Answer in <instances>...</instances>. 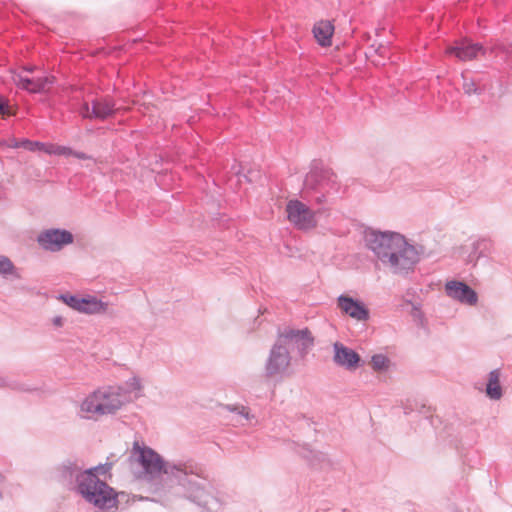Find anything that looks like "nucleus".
Returning <instances> with one entry per match:
<instances>
[{
    "label": "nucleus",
    "instance_id": "obj_36",
    "mask_svg": "<svg viewBox=\"0 0 512 512\" xmlns=\"http://www.w3.org/2000/svg\"><path fill=\"white\" fill-rule=\"evenodd\" d=\"M8 111V104L0 98V115L6 114Z\"/></svg>",
    "mask_w": 512,
    "mask_h": 512
},
{
    "label": "nucleus",
    "instance_id": "obj_20",
    "mask_svg": "<svg viewBox=\"0 0 512 512\" xmlns=\"http://www.w3.org/2000/svg\"><path fill=\"white\" fill-rule=\"evenodd\" d=\"M108 304L102 302L94 296H87L81 298V304L78 312L85 314H98L104 313L107 310Z\"/></svg>",
    "mask_w": 512,
    "mask_h": 512
},
{
    "label": "nucleus",
    "instance_id": "obj_33",
    "mask_svg": "<svg viewBox=\"0 0 512 512\" xmlns=\"http://www.w3.org/2000/svg\"><path fill=\"white\" fill-rule=\"evenodd\" d=\"M79 114L84 119H94L90 105L87 102L82 103L79 109Z\"/></svg>",
    "mask_w": 512,
    "mask_h": 512
},
{
    "label": "nucleus",
    "instance_id": "obj_32",
    "mask_svg": "<svg viewBox=\"0 0 512 512\" xmlns=\"http://www.w3.org/2000/svg\"><path fill=\"white\" fill-rule=\"evenodd\" d=\"M112 468V463L99 464L95 467L88 468L87 470H91V474H106Z\"/></svg>",
    "mask_w": 512,
    "mask_h": 512
},
{
    "label": "nucleus",
    "instance_id": "obj_4",
    "mask_svg": "<svg viewBox=\"0 0 512 512\" xmlns=\"http://www.w3.org/2000/svg\"><path fill=\"white\" fill-rule=\"evenodd\" d=\"M86 502L99 509H111L117 505V494L105 481L91 470H84L80 486L76 491Z\"/></svg>",
    "mask_w": 512,
    "mask_h": 512
},
{
    "label": "nucleus",
    "instance_id": "obj_1",
    "mask_svg": "<svg viewBox=\"0 0 512 512\" xmlns=\"http://www.w3.org/2000/svg\"><path fill=\"white\" fill-rule=\"evenodd\" d=\"M131 457L142 468L153 501L171 506L187 500L203 512H219L227 504L226 496L208 478L203 467L193 461H165L151 447L133 443Z\"/></svg>",
    "mask_w": 512,
    "mask_h": 512
},
{
    "label": "nucleus",
    "instance_id": "obj_8",
    "mask_svg": "<svg viewBox=\"0 0 512 512\" xmlns=\"http://www.w3.org/2000/svg\"><path fill=\"white\" fill-rule=\"evenodd\" d=\"M288 220L298 229L310 230L317 224L315 213L299 200H290L286 205Z\"/></svg>",
    "mask_w": 512,
    "mask_h": 512
},
{
    "label": "nucleus",
    "instance_id": "obj_40",
    "mask_svg": "<svg viewBox=\"0 0 512 512\" xmlns=\"http://www.w3.org/2000/svg\"><path fill=\"white\" fill-rule=\"evenodd\" d=\"M9 386L8 380L0 375V387H6Z\"/></svg>",
    "mask_w": 512,
    "mask_h": 512
},
{
    "label": "nucleus",
    "instance_id": "obj_41",
    "mask_svg": "<svg viewBox=\"0 0 512 512\" xmlns=\"http://www.w3.org/2000/svg\"><path fill=\"white\" fill-rule=\"evenodd\" d=\"M35 67L34 66H31V67H26L24 68V71L26 72H29V73H32L34 71Z\"/></svg>",
    "mask_w": 512,
    "mask_h": 512
},
{
    "label": "nucleus",
    "instance_id": "obj_23",
    "mask_svg": "<svg viewBox=\"0 0 512 512\" xmlns=\"http://www.w3.org/2000/svg\"><path fill=\"white\" fill-rule=\"evenodd\" d=\"M391 364L390 359L384 354H374L371 357V366L375 371L383 372L389 369Z\"/></svg>",
    "mask_w": 512,
    "mask_h": 512
},
{
    "label": "nucleus",
    "instance_id": "obj_24",
    "mask_svg": "<svg viewBox=\"0 0 512 512\" xmlns=\"http://www.w3.org/2000/svg\"><path fill=\"white\" fill-rule=\"evenodd\" d=\"M0 274L3 276L13 275L16 278L20 277L13 262L6 256H0Z\"/></svg>",
    "mask_w": 512,
    "mask_h": 512
},
{
    "label": "nucleus",
    "instance_id": "obj_15",
    "mask_svg": "<svg viewBox=\"0 0 512 512\" xmlns=\"http://www.w3.org/2000/svg\"><path fill=\"white\" fill-rule=\"evenodd\" d=\"M330 173L326 170L312 169L305 177L303 183V198L310 197V193L316 190H325L328 187Z\"/></svg>",
    "mask_w": 512,
    "mask_h": 512
},
{
    "label": "nucleus",
    "instance_id": "obj_39",
    "mask_svg": "<svg viewBox=\"0 0 512 512\" xmlns=\"http://www.w3.org/2000/svg\"><path fill=\"white\" fill-rule=\"evenodd\" d=\"M11 148H21V141L16 139L12 140V143L9 145Z\"/></svg>",
    "mask_w": 512,
    "mask_h": 512
},
{
    "label": "nucleus",
    "instance_id": "obj_38",
    "mask_svg": "<svg viewBox=\"0 0 512 512\" xmlns=\"http://www.w3.org/2000/svg\"><path fill=\"white\" fill-rule=\"evenodd\" d=\"M99 106V99H95L91 102V111H96V109L98 108Z\"/></svg>",
    "mask_w": 512,
    "mask_h": 512
},
{
    "label": "nucleus",
    "instance_id": "obj_35",
    "mask_svg": "<svg viewBox=\"0 0 512 512\" xmlns=\"http://www.w3.org/2000/svg\"><path fill=\"white\" fill-rule=\"evenodd\" d=\"M52 323L54 326L56 327H62L63 326V323H64V319L62 316H55L53 317L52 319Z\"/></svg>",
    "mask_w": 512,
    "mask_h": 512
},
{
    "label": "nucleus",
    "instance_id": "obj_31",
    "mask_svg": "<svg viewBox=\"0 0 512 512\" xmlns=\"http://www.w3.org/2000/svg\"><path fill=\"white\" fill-rule=\"evenodd\" d=\"M327 188L325 190H316L310 193V197L307 199L316 202L317 204H322L326 201V193Z\"/></svg>",
    "mask_w": 512,
    "mask_h": 512
},
{
    "label": "nucleus",
    "instance_id": "obj_21",
    "mask_svg": "<svg viewBox=\"0 0 512 512\" xmlns=\"http://www.w3.org/2000/svg\"><path fill=\"white\" fill-rule=\"evenodd\" d=\"M298 453L307 459L311 465L320 466L321 468L327 462L326 455L320 451L313 450L309 445H303Z\"/></svg>",
    "mask_w": 512,
    "mask_h": 512
},
{
    "label": "nucleus",
    "instance_id": "obj_28",
    "mask_svg": "<svg viewBox=\"0 0 512 512\" xmlns=\"http://www.w3.org/2000/svg\"><path fill=\"white\" fill-rule=\"evenodd\" d=\"M463 78V90L466 94H479L480 90L476 85V82L473 79L467 78L464 74H462Z\"/></svg>",
    "mask_w": 512,
    "mask_h": 512
},
{
    "label": "nucleus",
    "instance_id": "obj_34",
    "mask_svg": "<svg viewBox=\"0 0 512 512\" xmlns=\"http://www.w3.org/2000/svg\"><path fill=\"white\" fill-rule=\"evenodd\" d=\"M73 157L77 158V159H80V160H88V159H91V156L84 153V152H81V151H75L73 150V153L72 155Z\"/></svg>",
    "mask_w": 512,
    "mask_h": 512
},
{
    "label": "nucleus",
    "instance_id": "obj_42",
    "mask_svg": "<svg viewBox=\"0 0 512 512\" xmlns=\"http://www.w3.org/2000/svg\"><path fill=\"white\" fill-rule=\"evenodd\" d=\"M411 411H412V409L410 407H408L407 405L404 407V413L406 415L410 414Z\"/></svg>",
    "mask_w": 512,
    "mask_h": 512
},
{
    "label": "nucleus",
    "instance_id": "obj_11",
    "mask_svg": "<svg viewBox=\"0 0 512 512\" xmlns=\"http://www.w3.org/2000/svg\"><path fill=\"white\" fill-rule=\"evenodd\" d=\"M333 350V361L336 365L349 371H353L359 367L361 357L353 349L345 346L341 342H335L333 344Z\"/></svg>",
    "mask_w": 512,
    "mask_h": 512
},
{
    "label": "nucleus",
    "instance_id": "obj_29",
    "mask_svg": "<svg viewBox=\"0 0 512 512\" xmlns=\"http://www.w3.org/2000/svg\"><path fill=\"white\" fill-rule=\"evenodd\" d=\"M21 148H24L29 151L42 150L44 148V144L38 141H30L28 139L21 140Z\"/></svg>",
    "mask_w": 512,
    "mask_h": 512
},
{
    "label": "nucleus",
    "instance_id": "obj_7",
    "mask_svg": "<svg viewBox=\"0 0 512 512\" xmlns=\"http://www.w3.org/2000/svg\"><path fill=\"white\" fill-rule=\"evenodd\" d=\"M36 241L38 245L45 251L59 252L66 245L73 243L74 236L70 231L66 229L49 228L41 231L37 235Z\"/></svg>",
    "mask_w": 512,
    "mask_h": 512
},
{
    "label": "nucleus",
    "instance_id": "obj_25",
    "mask_svg": "<svg viewBox=\"0 0 512 512\" xmlns=\"http://www.w3.org/2000/svg\"><path fill=\"white\" fill-rule=\"evenodd\" d=\"M122 388L124 389L123 392L126 396V401H127L128 394L141 391V389H142L141 380L139 377L133 376L125 382V387H122Z\"/></svg>",
    "mask_w": 512,
    "mask_h": 512
},
{
    "label": "nucleus",
    "instance_id": "obj_17",
    "mask_svg": "<svg viewBox=\"0 0 512 512\" xmlns=\"http://www.w3.org/2000/svg\"><path fill=\"white\" fill-rule=\"evenodd\" d=\"M491 250V243L485 238L473 240L468 246L466 263L475 267L481 259L487 260Z\"/></svg>",
    "mask_w": 512,
    "mask_h": 512
},
{
    "label": "nucleus",
    "instance_id": "obj_6",
    "mask_svg": "<svg viewBox=\"0 0 512 512\" xmlns=\"http://www.w3.org/2000/svg\"><path fill=\"white\" fill-rule=\"evenodd\" d=\"M291 360L292 356L288 348H285L276 340L265 361V375L269 378L283 376L289 369Z\"/></svg>",
    "mask_w": 512,
    "mask_h": 512
},
{
    "label": "nucleus",
    "instance_id": "obj_37",
    "mask_svg": "<svg viewBox=\"0 0 512 512\" xmlns=\"http://www.w3.org/2000/svg\"><path fill=\"white\" fill-rule=\"evenodd\" d=\"M375 52L377 54H379L381 57H386V54H387V48L380 45L376 50Z\"/></svg>",
    "mask_w": 512,
    "mask_h": 512
},
{
    "label": "nucleus",
    "instance_id": "obj_18",
    "mask_svg": "<svg viewBox=\"0 0 512 512\" xmlns=\"http://www.w3.org/2000/svg\"><path fill=\"white\" fill-rule=\"evenodd\" d=\"M334 33V25L329 20H321L313 27V34L318 44L326 47L331 45V39Z\"/></svg>",
    "mask_w": 512,
    "mask_h": 512
},
{
    "label": "nucleus",
    "instance_id": "obj_3",
    "mask_svg": "<svg viewBox=\"0 0 512 512\" xmlns=\"http://www.w3.org/2000/svg\"><path fill=\"white\" fill-rule=\"evenodd\" d=\"M122 386L102 387L90 393L80 404V417L97 419L115 414L126 402Z\"/></svg>",
    "mask_w": 512,
    "mask_h": 512
},
{
    "label": "nucleus",
    "instance_id": "obj_19",
    "mask_svg": "<svg viewBox=\"0 0 512 512\" xmlns=\"http://www.w3.org/2000/svg\"><path fill=\"white\" fill-rule=\"evenodd\" d=\"M501 370L499 368L489 372L485 387V394L490 400H499L503 396L500 384Z\"/></svg>",
    "mask_w": 512,
    "mask_h": 512
},
{
    "label": "nucleus",
    "instance_id": "obj_10",
    "mask_svg": "<svg viewBox=\"0 0 512 512\" xmlns=\"http://www.w3.org/2000/svg\"><path fill=\"white\" fill-rule=\"evenodd\" d=\"M84 470L76 461L68 459L59 466L58 477L65 486L76 492L80 486Z\"/></svg>",
    "mask_w": 512,
    "mask_h": 512
},
{
    "label": "nucleus",
    "instance_id": "obj_43",
    "mask_svg": "<svg viewBox=\"0 0 512 512\" xmlns=\"http://www.w3.org/2000/svg\"><path fill=\"white\" fill-rule=\"evenodd\" d=\"M417 249H422V246H419V248L417 247ZM420 252V250H418Z\"/></svg>",
    "mask_w": 512,
    "mask_h": 512
},
{
    "label": "nucleus",
    "instance_id": "obj_13",
    "mask_svg": "<svg viewBox=\"0 0 512 512\" xmlns=\"http://www.w3.org/2000/svg\"><path fill=\"white\" fill-rule=\"evenodd\" d=\"M13 80L18 88L28 91L29 93H42L46 91L49 85L54 82V77H28L22 74H16Z\"/></svg>",
    "mask_w": 512,
    "mask_h": 512
},
{
    "label": "nucleus",
    "instance_id": "obj_30",
    "mask_svg": "<svg viewBox=\"0 0 512 512\" xmlns=\"http://www.w3.org/2000/svg\"><path fill=\"white\" fill-rule=\"evenodd\" d=\"M50 154L62 155V156H71L73 153V149L67 146H53L51 150L47 151Z\"/></svg>",
    "mask_w": 512,
    "mask_h": 512
},
{
    "label": "nucleus",
    "instance_id": "obj_27",
    "mask_svg": "<svg viewBox=\"0 0 512 512\" xmlns=\"http://www.w3.org/2000/svg\"><path fill=\"white\" fill-rule=\"evenodd\" d=\"M81 298L82 297L71 294H61L59 296V299H61L66 305H68L69 307L76 311H78L79 306L81 304Z\"/></svg>",
    "mask_w": 512,
    "mask_h": 512
},
{
    "label": "nucleus",
    "instance_id": "obj_9",
    "mask_svg": "<svg viewBox=\"0 0 512 512\" xmlns=\"http://www.w3.org/2000/svg\"><path fill=\"white\" fill-rule=\"evenodd\" d=\"M444 291L450 299L463 305L475 306L478 303L477 292L463 281H447L444 285Z\"/></svg>",
    "mask_w": 512,
    "mask_h": 512
},
{
    "label": "nucleus",
    "instance_id": "obj_2",
    "mask_svg": "<svg viewBox=\"0 0 512 512\" xmlns=\"http://www.w3.org/2000/svg\"><path fill=\"white\" fill-rule=\"evenodd\" d=\"M363 238L367 249L393 274L407 275L419 262L417 246L410 244L399 232L368 227Z\"/></svg>",
    "mask_w": 512,
    "mask_h": 512
},
{
    "label": "nucleus",
    "instance_id": "obj_26",
    "mask_svg": "<svg viewBox=\"0 0 512 512\" xmlns=\"http://www.w3.org/2000/svg\"><path fill=\"white\" fill-rule=\"evenodd\" d=\"M228 409L238 415L241 419L250 421L255 418L253 414H250L249 409L243 405L229 406Z\"/></svg>",
    "mask_w": 512,
    "mask_h": 512
},
{
    "label": "nucleus",
    "instance_id": "obj_12",
    "mask_svg": "<svg viewBox=\"0 0 512 512\" xmlns=\"http://www.w3.org/2000/svg\"><path fill=\"white\" fill-rule=\"evenodd\" d=\"M337 305L341 311L357 321L369 319V310L359 300L351 296L341 294L337 298Z\"/></svg>",
    "mask_w": 512,
    "mask_h": 512
},
{
    "label": "nucleus",
    "instance_id": "obj_16",
    "mask_svg": "<svg viewBox=\"0 0 512 512\" xmlns=\"http://www.w3.org/2000/svg\"><path fill=\"white\" fill-rule=\"evenodd\" d=\"M447 53L455 55L461 61H469L475 59L479 54H484L485 49L481 44L465 39L450 47Z\"/></svg>",
    "mask_w": 512,
    "mask_h": 512
},
{
    "label": "nucleus",
    "instance_id": "obj_22",
    "mask_svg": "<svg viewBox=\"0 0 512 512\" xmlns=\"http://www.w3.org/2000/svg\"><path fill=\"white\" fill-rule=\"evenodd\" d=\"M115 113V102L109 97L99 99V106L96 111H92L94 119L105 120Z\"/></svg>",
    "mask_w": 512,
    "mask_h": 512
},
{
    "label": "nucleus",
    "instance_id": "obj_14",
    "mask_svg": "<svg viewBox=\"0 0 512 512\" xmlns=\"http://www.w3.org/2000/svg\"><path fill=\"white\" fill-rule=\"evenodd\" d=\"M330 173L326 170L312 169L305 177L303 183V198L310 197V193L316 190H325L328 187Z\"/></svg>",
    "mask_w": 512,
    "mask_h": 512
},
{
    "label": "nucleus",
    "instance_id": "obj_5",
    "mask_svg": "<svg viewBox=\"0 0 512 512\" xmlns=\"http://www.w3.org/2000/svg\"><path fill=\"white\" fill-rule=\"evenodd\" d=\"M276 340L291 352L304 359L314 346V336L308 328L284 327L278 331Z\"/></svg>",
    "mask_w": 512,
    "mask_h": 512
}]
</instances>
